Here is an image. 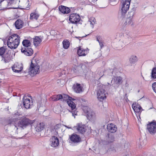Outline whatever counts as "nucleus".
Segmentation results:
<instances>
[{
    "label": "nucleus",
    "mask_w": 156,
    "mask_h": 156,
    "mask_svg": "<svg viewBox=\"0 0 156 156\" xmlns=\"http://www.w3.org/2000/svg\"><path fill=\"white\" fill-rule=\"evenodd\" d=\"M23 105L25 108L27 109L31 108L33 105V103L32 100H30V99L27 98L26 96H24L23 98Z\"/></svg>",
    "instance_id": "1a4fd4ad"
},
{
    "label": "nucleus",
    "mask_w": 156,
    "mask_h": 156,
    "mask_svg": "<svg viewBox=\"0 0 156 156\" xmlns=\"http://www.w3.org/2000/svg\"><path fill=\"white\" fill-rule=\"evenodd\" d=\"M6 49L4 47H2L0 48V55L1 56L3 55L6 51H5Z\"/></svg>",
    "instance_id": "ea45409f"
},
{
    "label": "nucleus",
    "mask_w": 156,
    "mask_h": 156,
    "mask_svg": "<svg viewBox=\"0 0 156 156\" xmlns=\"http://www.w3.org/2000/svg\"><path fill=\"white\" fill-rule=\"evenodd\" d=\"M89 21H91L92 22H95V23H96V20H95V18L93 17H92L90 18L89 19Z\"/></svg>",
    "instance_id": "c03bdc74"
},
{
    "label": "nucleus",
    "mask_w": 156,
    "mask_h": 156,
    "mask_svg": "<svg viewBox=\"0 0 156 156\" xmlns=\"http://www.w3.org/2000/svg\"><path fill=\"white\" fill-rule=\"evenodd\" d=\"M39 17V15L38 14L36 13H32L30 14V19H35L37 20Z\"/></svg>",
    "instance_id": "e433bc0d"
},
{
    "label": "nucleus",
    "mask_w": 156,
    "mask_h": 156,
    "mask_svg": "<svg viewBox=\"0 0 156 156\" xmlns=\"http://www.w3.org/2000/svg\"><path fill=\"white\" fill-rule=\"evenodd\" d=\"M76 37V38H78V37Z\"/></svg>",
    "instance_id": "6e6d98bb"
},
{
    "label": "nucleus",
    "mask_w": 156,
    "mask_h": 156,
    "mask_svg": "<svg viewBox=\"0 0 156 156\" xmlns=\"http://www.w3.org/2000/svg\"><path fill=\"white\" fill-rule=\"evenodd\" d=\"M83 66L82 65L81 67H82Z\"/></svg>",
    "instance_id": "5fc2aeb1"
},
{
    "label": "nucleus",
    "mask_w": 156,
    "mask_h": 156,
    "mask_svg": "<svg viewBox=\"0 0 156 156\" xmlns=\"http://www.w3.org/2000/svg\"><path fill=\"white\" fill-rule=\"evenodd\" d=\"M21 118V117H19L18 118H17V119H20Z\"/></svg>",
    "instance_id": "3c124183"
},
{
    "label": "nucleus",
    "mask_w": 156,
    "mask_h": 156,
    "mask_svg": "<svg viewBox=\"0 0 156 156\" xmlns=\"http://www.w3.org/2000/svg\"><path fill=\"white\" fill-rule=\"evenodd\" d=\"M18 115V114H15V116H16V115Z\"/></svg>",
    "instance_id": "603ef678"
},
{
    "label": "nucleus",
    "mask_w": 156,
    "mask_h": 156,
    "mask_svg": "<svg viewBox=\"0 0 156 156\" xmlns=\"http://www.w3.org/2000/svg\"><path fill=\"white\" fill-rule=\"evenodd\" d=\"M139 144H140L141 146H143L144 145V142L143 141H142V142H140V144L139 143Z\"/></svg>",
    "instance_id": "09e8293b"
},
{
    "label": "nucleus",
    "mask_w": 156,
    "mask_h": 156,
    "mask_svg": "<svg viewBox=\"0 0 156 156\" xmlns=\"http://www.w3.org/2000/svg\"><path fill=\"white\" fill-rule=\"evenodd\" d=\"M23 25V23L21 20H17L15 23V26L16 29H20L22 28Z\"/></svg>",
    "instance_id": "bb28decb"
},
{
    "label": "nucleus",
    "mask_w": 156,
    "mask_h": 156,
    "mask_svg": "<svg viewBox=\"0 0 156 156\" xmlns=\"http://www.w3.org/2000/svg\"><path fill=\"white\" fill-rule=\"evenodd\" d=\"M73 87L74 91L77 93H80L83 91V87L78 83L74 84Z\"/></svg>",
    "instance_id": "aec40b11"
},
{
    "label": "nucleus",
    "mask_w": 156,
    "mask_h": 156,
    "mask_svg": "<svg viewBox=\"0 0 156 156\" xmlns=\"http://www.w3.org/2000/svg\"><path fill=\"white\" fill-rule=\"evenodd\" d=\"M151 77L153 79L156 78V68H154L152 70Z\"/></svg>",
    "instance_id": "58836bf2"
},
{
    "label": "nucleus",
    "mask_w": 156,
    "mask_h": 156,
    "mask_svg": "<svg viewBox=\"0 0 156 156\" xmlns=\"http://www.w3.org/2000/svg\"><path fill=\"white\" fill-rule=\"evenodd\" d=\"M111 74H112V73Z\"/></svg>",
    "instance_id": "4d7b16f0"
},
{
    "label": "nucleus",
    "mask_w": 156,
    "mask_h": 156,
    "mask_svg": "<svg viewBox=\"0 0 156 156\" xmlns=\"http://www.w3.org/2000/svg\"><path fill=\"white\" fill-rule=\"evenodd\" d=\"M40 73V66L38 63L35 62H31L28 69V73L31 76L39 73Z\"/></svg>",
    "instance_id": "39448f33"
},
{
    "label": "nucleus",
    "mask_w": 156,
    "mask_h": 156,
    "mask_svg": "<svg viewBox=\"0 0 156 156\" xmlns=\"http://www.w3.org/2000/svg\"><path fill=\"white\" fill-rule=\"evenodd\" d=\"M135 11L134 9L131 10L129 12L128 17L133 19V16L135 14Z\"/></svg>",
    "instance_id": "f704fd0d"
},
{
    "label": "nucleus",
    "mask_w": 156,
    "mask_h": 156,
    "mask_svg": "<svg viewBox=\"0 0 156 156\" xmlns=\"http://www.w3.org/2000/svg\"><path fill=\"white\" fill-rule=\"evenodd\" d=\"M32 123V121L28 119L24 118L19 121L17 124L12 125L11 126L12 129H14L12 130V134L16 136L19 131L26 128L27 126Z\"/></svg>",
    "instance_id": "f257e3e1"
},
{
    "label": "nucleus",
    "mask_w": 156,
    "mask_h": 156,
    "mask_svg": "<svg viewBox=\"0 0 156 156\" xmlns=\"http://www.w3.org/2000/svg\"><path fill=\"white\" fill-rule=\"evenodd\" d=\"M132 107L134 112L138 113L140 112L141 108L139 105H136V103H133Z\"/></svg>",
    "instance_id": "a878e982"
},
{
    "label": "nucleus",
    "mask_w": 156,
    "mask_h": 156,
    "mask_svg": "<svg viewBox=\"0 0 156 156\" xmlns=\"http://www.w3.org/2000/svg\"><path fill=\"white\" fill-rule=\"evenodd\" d=\"M4 0H0V10H1L6 8V5H4L3 3H5Z\"/></svg>",
    "instance_id": "4c0bfd02"
},
{
    "label": "nucleus",
    "mask_w": 156,
    "mask_h": 156,
    "mask_svg": "<svg viewBox=\"0 0 156 156\" xmlns=\"http://www.w3.org/2000/svg\"><path fill=\"white\" fill-rule=\"evenodd\" d=\"M132 40V38L131 35H130L127 34L124 40L123 41H120L119 42L118 44H121V47H122L124 46L123 44H122V43H124L125 44H126L129 43V42Z\"/></svg>",
    "instance_id": "dca6fc26"
},
{
    "label": "nucleus",
    "mask_w": 156,
    "mask_h": 156,
    "mask_svg": "<svg viewBox=\"0 0 156 156\" xmlns=\"http://www.w3.org/2000/svg\"><path fill=\"white\" fill-rule=\"evenodd\" d=\"M1 61L4 63H8L11 59V56L10 53L9 51L6 52V53L2 56Z\"/></svg>",
    "instance_id": "2eb2a0df"
},
{
    "label": "nucleus",
    "mask_w": 156,
    "mask_h": 156,
    "mask_svg": "<svg viewBox=\"0 0 156 156\" xmlns=\"http://www.w3.org/2000/svg\"><path fill=\"white\" fill-rule=\"evenodd\" d=\"M78 69V67L76 66H75L73 67L71 70L72 72H74V73H76L77 71V70Z\"/></svg>",
    "instance_id": "a19ab883"
},
{
    "label": "nucleus",
    "mask_w": 156,
    "mask_h": 156,
    "mask_svg": "<svg viewBox=\"0 0 156 156\" xmlns=\"http://www.w3.org/2000/svg\"><path fill=\"white\" fill-rule=\"evenodd\" d=\"M44 125L43 123H37L35 126V130L37 132H40L44 129Z\"/></svg>",
    "instance_id": "412c9836"
},
{
    "label": "nucleus",
    "mask_w": 156,
    "mask_h": 156,
    "mask_svg": "<svg viewBox=\"0 0 156 156\" xmlns=\"http://www.w3.org/2000/svg\"><path fill=\"white\" fill-rule=\"evenodd\" d=\"M61 97H62L61 94H58L51 97L50 98V100L52 101H57L61 100Z\"/></svg>",
    "instance_id": "c85d7f7f"
},
{
    "label": "nucleus",
    "mask_w": 156,
    "mask_h": 156,
    "mask_svg": "<svg viewBox=\"0 0 156 156\" xmlns=\"http://www.w3.org/2000/svg\"><path fill=\"white\" fill-rule=\"evenodd\" d=\"M108 85L110 84V83H108Z\"/></svg>",
    "instance_id": "864d4df0"
},
{
    "label": "nucleus",
    "mask_w": 156,
    "mask_h": 156,
    "mask_svg": "<svg viewBox=\"0 0 156 156\" xmlns=\"http://www.w3.org/2000/svg\"><path fill=\"white\" fill-rule=\"evenodd\" d=\"M138 60V58L137 56L134 55H132L129 59V62L131 64H135Z\"/></svg>",
    "instance_id": "cd10ccee"
},
{
    "label": "nucleus",
    "mask_w": 156,
    "mask_h": 156,
    "mask_svg": "<svg viewBox=\"0 0 156 156\" xmlns=\"http://www.w3.org/2000/svg\"><path fill=\"white\" fill-rule=\"evenodd\" d=\"M97 41H98L99 43V45L100 46L101 48L103 47V42L102 40V38L101 36H98L97 37Z\"/></svg>",
    "instance_id": "7c9ffc66"
},
{
    "label": "nucleus",
    "mask_w": 156,
    "mask_h": 156,
    "mask_svg": "<svg viewBox=\"0 0 156 156\" xmlns=\"http://www.w3.org/2000/svg\"><path fill=\"white\" fill-rule=\"evenodd\" d=\"M18 137L19 138H20L21 137V136H18Z\"/></svg>",
    "instance_id": "8fccbe9b"
},
{
    "label": "nucleus",
    "mask_w": 156,
    "mask_h": 156,
    "mask_svg": "<svg viewBox=\"0 0 156 156\" xmlns=\"http://www.w3.org/2000/svg\"><path fill=\"white\" fill-rule=\"evenodd\" d=\"M81 37H79V38H81Z\"/></svg>",
    "instance_id": "13d9d810"
},
{
    "label": "nucleus",
    "mask_w": 156,
    "mask_h": 156,
    "mask_svg": "<svg viewBox=\"0 0 156 156\" xmlns=\"http://www.w3.org/2000/svg\"><path fill=\"white\" fill-rule=\"evenodd\" d=\"M63 47L66 49H67L69 45V41L67 40H64L62 42Z\"/></svg>",
    "instance_id": "2f4dec72"
},
{
    "label": "nucleus",
    "mask_w": 156,
    "mask_h": 156,
    "mask_svg": "<svg viewBox=\"0 0 156 156\" xmlns=\"http://www.w3.org/2000/svg\"><path fill=\"white\" fill-rule=\"evenodd\" d=\"M42 37L40 36H36L34 39L33 43L34 45L35 46H37L41 42Z\"/></svg>",
    "instance_id": "b1692460"
},
{
    "label": "nucleus",
    "mask_w": 156,
    "mask_h": 156,
    "mask_svg": "<svg viewBox=\"0 0 156 156\" xmlns=\"http://www.w3.org/2000/svg\"><path fill=\"white\" fill-rule=\"evenodd\" d=\"M152 87L153 90L156 93V82L153 83L152 84Z\"/></svg>",
    "instance_id": "79ce46f5"
},
{
    "label": "nucleus",
    "mask_w": 156,
    "mask_h": 156,
    "mask_svg": "<svg viewBox=\"0 0 156 156\" xmlns=\"http://www.w3.org/2000/svg\"><path fill=\"white\" fill-rule=\"evenodd\" d=\"M89 49L87 48L84 49L80 47L77 49V53L79 56H85L89 52Z\"/></svg>",
    "instance_id": "a211bd4d"
},
{
    "label": "nucleus",
    "mask_w": 156,
    "mask_h": 156,
    "mask_svg": "<svg viewBox=\"0 0 156 156\" xmlns=\"http://www.w3.org/2000/svg\"><path fill=\"white\" fill-rule=\"evenodd\" d=\"M70 142L72 143L77 144L81 141L80 136L76 134H73L69 137Z\"/></svg>",
    "instance_id": "9d476101"
},
{
    "label": "nucleus",
    "mask_w": 156,
    "mask_h": 156,
    "mask_svg": "<svg viewBox=\"0 0 156 156\" xmlns=\"http://www.w3.org/2000/svg\"><path fill=\"white\" fill-rule=\"evenodd\" d=\"M20 37L17 34H13L8 38L7 44L9 48L11 49L16 48L19 44Z\"/></svg>",
    "instance_id": "7ed1b4c3"
},
{
    "label": "nucleus",
    "mask_w": 156,
    "mask_h": 156,
    "mask_svg": "<svg viewBox=\"0 0 156 156\" xmlns=\"http://www.w3.org/2000/svg\"><path fill=\"white\" fill-rule=\"evenodd\" d=\"M58 108H59L58 107H55V112L57 113H59V112H60V110H56V109H57Z\"/></svg>",
    "instance_id": "de8ad7c7"
},
{
    "label": "nucleus",
    "mask_w": 156,
    "mask_h": 156,
    "mask_svg": "<svg viewBox=\"0 0 156 156\" xmlns=\"http://www.w3.org/2000/svg\"><path fill=\"white\" fill-rule=\"evenodd\" d=\"M61 126V125L60 124H57L55 126L54 129L56 131V130L57 129H58L60 128Z\"/></svg>",
    "instance_id": "37998d69"
},
{
    "label": "nucleus",
    "mask_w": 156,
    "mask_h": 156,
    "mask_svg": "<svg viewBox=\"0 0 156 156\" xmlns=\"http://www.w3.org/2000/svg\"><path fill=\"white\" fill-rule=\"evenodd\" d=\"M21 51L22 53L27 56H30L33 53V49L30 47L22 48Z\"/></svg>",
    "instance_id": "4468645a"
},
{
    "label": "nucleus",
    "mask_w": 156,
    "mask_h": 156,
    "mask_svg": "<svg viewBox=\"0 0 156 156\" xmlns=\"http://www.w3.org/2000/svg\"><path fill=\"white\" fill-rule=\"evenodd\" d=\"M5 3H3L4 5H6V7L14 5L17 2L16 0H4Z\"/></svg>",
    "instance_id": "393cba45"
},
{
    "label": "nucleus",
    "mask_w": 156,
    "mask_h": 156,
    "mask_svg": "<svg viewBox=\"0 0 156 156\" xmlns=\"http://www.w3.org/2000/svg\"><path fill=\"white\" fill-rule=\"evenodd\" d=\"M147 128L150 134H154L156 133V121L152 122L148 124Z\"/></svg>",
    "instance_id": "0eeeda50"
},
{
    "label": "nucleus",
    "mask_w": 156,
    "mask_h": 156,
    "mask_svg": "<svg viewBox=\"0 0 156 156\" xmlns=\"http://www.w3.org/2000/svg\"><path fill=\"white\" fill-rule=\"evenodd\" d=\"M22 44L25 48H30L31 44L30 41L27 39H25L23 40L22 42Z\"/></svg>",
    "instance_id": "c756f323"
},
{
    "label": "nucleus",
    "mask_w": 156,
    "mask_h": 156,
    "mask_svg": "<svg viewBox=\"0 0 156 156\" xmlns=\"http://www.w3.org/2000/svg\"><path fill=\"white\" fill-rule=\"evenodd\" d=\"M62 97L61 98V100L62 99L64 101H66L68 105L71 108L72 111L71 112L72 116H74L75 118V115H77V112L76 111V105L73 101H75V99L65 94L62 95Z\"/></svg>",
    "instance_id": "20e7f679"
},
{
    "label": "nucleus",
    "mask_w": 156,
    "mask_h": 156,
    "mask_svg": "<svg viewBox=\"0 0 156 156\" xmlns=\"http://www.w3.org/2000/svg\"><path fill=\"white\" fill-rule=\"evenodd\" d=\"M75 128L78 132L82 134L84 133L86 130V126L81 123H79Z\"/></svg>",
    "instance_id": "6ab92c4d"
},
{
    "label": "nucleus",
    "mask_w": 156,
    "mask_h": 156,
    "mask_svg": "<svg viewBox=\"0 0 156 156\" xmlns=\"http://www.w3.org/2000/svg\"><path fill=\"white\" fill-rule=\"evenodd\" d=\"M114 83H112V85L116 88L118 87V86L122 83V78L120 76H114L113 78Z\"/></svg>",
    "instance_id": "f8f14e48"
},
{
    "label": "nucleus",
    "mask_w": 156,
    "mask_h": 156,
    "mask_svg": "<svg viewBox=\"0 0 156 156\" xmlns=\"http://www.w3.org/2000/svg\"><path fill=\"white\" fill-rule=\"evenodd\" d=\"M89 23H90V26L92 28H93L94 27V25L95 23V22H92L91 21H88Z\"/></svg>",
    "instance_id": "a18cd8bd"
},
{
    "label": "nucleus",
    "mask_w": 156,
    "mask_h": 156,
    "mask_svg": "<svg viewBox=\"0 0 156 156\" xmlns=\"http://www.w3.org/2000/svg\"><path fill=\"white\" fill-rule=\"evenodd\" d=\"M80 101L81 102V103H83V102H86V101L87 102V100L83 98H80L79 99Z\"/></svg>",
    "instance_id": "49530a36"
},
{
    "label": "nucleus",
    "mask_w": 156,
    "mask_h": 156,
    "mask_svg": "<svg viewBox=\"0 0 156 156\" xmlns=\"http://www.w3.org/2000/svg\"><path fill=\"white\" fill-rule=\"evenodd\" d=\"M130 2L128 0H123L121 2V5L118 14V18L123 20L125 18L127 11L129 9Z\"/></svg>",
    "instance_id": "f03ea898"
},
{
    "label": "nucleus",
    "mask_w": 156,
    "mask_h": 156,
    "mask_svg": "<svg viewBox=\"0 0 156 156\" xmlns=\"http://www.w3.org/2000/svg\"><path fill=\"white\" fill-rule=\"evenodd\" d=\"M107 93L105 90L103 88L99 89L97 93V96L98 99L100 101H102L106 98V94Z\"/></svg>",
    "instance_id": "6e6552de"
},
{
    "label": "nucleus",
    "mask_w": 156,
    "mask_h": 156,
    "mask_svg": "<svg viewBox=\"0 0 156 156\" xmlns=\"http://www.w3.org/2000/svg\"><path fill=\"white\" fill-rule=\"evenodd\" d=\"M50 144L52 147L58 146L59 144L58 138L55 136H52L50 140Z\"/></svg>",
    "instance_id": "ddd939ff"
},
{
    "label": "nucleus",
    "mask_w": 156,
    "mask_h": 156,
    "mask_svg": "<svg viewBox=\"0 0 156 156\" xmlns=\"http://www.w3.org/2000/svg\"><path fill=\"white\" fill-rule=\"evenodd\" d=\"M12 125H14V124L12 123L11 122L10 120H6L3 123L4 125L5 126H6L7 125H8V126H9L10 129H11L12 130H13L14 129H12L11 128V126Z\"/></svg>",
    "instance_id": "473e14b6"
},
{
    "label": "nucleus",
    "mask_w": 156,
    "mask_h": 156,
    "mask_svg": "<svg viewBox=\"0 0 156 156\" xmlns=\"http://www.w3.org/2000/svg\"><path fill=\"white\" fill-rule=\"evenodd\" d=\"M58 9L61 12L63 13L67 14L70 11V9L69 8L64 6H60Z\"/></svg>",
    "instance_id": "5701e85b"
},
{
    "label": "nucleus",
    "mask_w": 156,
    "mask_h": 156,
    "mask_svg": "<svg viewBox=\"0 0 156 156\" xmlns=\"http://www.w3.org/2000/svg\"><path fill=\"white\" fill-rule=\"evenodd\" d=\"M115 140V138L113 135L112 134H109L108 135V143L113 142Z\"/></svg>",
    "instance_id": "72a5a7b5"
},
{
    "label": "nucleus",
    "mask_w": 156,
    "mask_h": 156,
    "mask_svg": "<svg viewBox=\"0 0 156 156\" xmlns=\"http://www.w3.org/2000/svg\"><path fill=\"white\" fill-rule=\"evenodd\" d=\"M132 18L127 17L126 19L125 23H124V24L125 25H133V23H132Z\"/></svg>",
    "instance_id": "c9c22d12"
},
{
    "label": "nucleus",
    "mask_w": 156,
    "mask_h": 156,
    "mask_svg": "<svg viewBox=\"0 0 156 156\" xmlns=\"http://www.w3.org/2000/svg\"><path fill=\"white\" fill-rule=\"evenodd\" d=\"M84 112L87 114L88 119L91 122H94L96 119L95 113L88 107L86 106L83 107Z\"/></svg>",
    "instance_id": "423d86ee"
},
{
    "label": "nucleus",
    "mask_w": 156,
    "mask_h": 156,
    "mask_svg": "<svg viewBox=\"0 0 156 156\" xmlns=\"http://www.w3.org/2000/svg\"><path fill=\"white\" fill-rule=\"evenodd\" d=\"M80 19L79 15L75 13L71 14L69 17L70 21L73 23H76L79 22L80 20Z\"/></svg>",
    "instance_id": "9b49d317"
},
{
    "label": "nucleus",
    "mask_w": 156,
    "mask_h": 156,
    "mask_svg": "<svg viewBox=\"0 0 156 156\" xmlns=\"http://www.w3.org/2000/svg\"><path fill=\"white\" fill-rule=\"evenodd\" d=\"M23 69L22 65L18 63H16L14 66L12 67L13 71L16 73H19Z\"/></svg>",
    "instance_id": "f3484780"
},
{
    "label": "nucleus",
    "mask_w": 156,
    "mask_h": 156,
    "mask_svg": "<svg viewBox=\"0 0 156 156\" xmlns=\"http://www.w3.org/2000/svg\"><path fill=\"white\" fill-rule=\"evenodd\" d=\"M107 129L108 131L111 133H114L116 132L117 128L113 124H108L107 126Z\"/></svg>",
    "instance_id": "4be33fe9"
}]
</instances>
